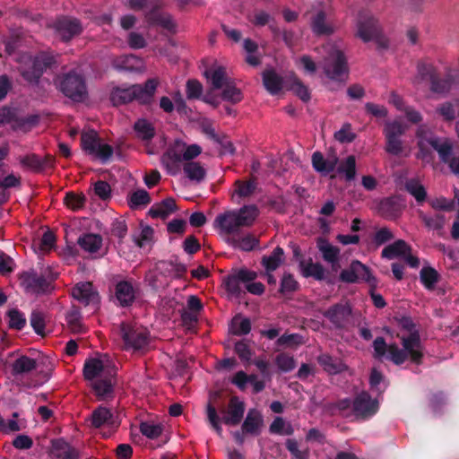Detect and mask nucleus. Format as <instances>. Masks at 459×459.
<instances>
[{
    "instance_id": "nucleus-37",
    "label": "nucleus",
    "mask_w": 459,
    "mask_h": 459,
    "mask_svg": "<svg viewBox=\"0 0 459 459\" xmlns=\"http://www.w3.org/2000/svg\"><path fill=\"white\" fill-rule=\"evenodd\" d=\"M229 242L235 247L245 252H250L259 246V238L253 234H247L243 237H232Z\"/></svg>"
},
{
    "instance_id": "nucleus-34",
    "label": "nucleus",
    "mask_w": 459,
    "mask_h": 459,
    "mask_svg": "<svg viewBox=\"0 0 459 459\" xmlns=\"http://www.w3.org/2000/svg\"><path fill=\"white\" fill-rule=\"evenodd\" d=\"M204 76L211 81L212 88L215 90L222 89L232 81L227 76L225 68L222 66L205 70Z\"/></svg>"
},
{
    "instance_id": "nucleus-25",
    "label": "nucleus",
    "mask_w": 459,
    "mask_h": 459,
    "mask_svg": "<svg viewBox=\"0 0 459 459\" xmlns=\"http://www.w3.org/2000/svg\"><path fill=\"white\" fill-rule=\"evenodd\" d=\"M263 84L272 95H277L283 87V78L273 69L264 70L262 74Z\"/></svg>"
},
{
    "instance_id": "nucleus-58",
    "label": "nucleus",
    "mask_w": 459,
    "mask_h": 459,
    "mask_svg": "<svg viewBox=\"0 0 459 459\" xmlns=\"http://www.w3.org/2000/svg\"><path fill=\"white\" fill-rule=\"evenodd\" d=\"M337 170L339 173H343L345 175L347 181L353 180L356 175L355 157L353 155L348 156L346 160L340 164Z\"/></svg>"
},
{
    "instance_id": "nucleus-17",
    "label": "nucleus",
    "mask_w": 459,
    "mask_h": 459,
    "mask_svg": "<svg viewBox=\"0 0 459 459\" xmlns=\"http://www.w3.org/2000/svg\"><path fill=\"white\" fill-rule=\"evenodd\" d=\"M145 21L149 27H161L169 31L176 32V22L169 13L160 11V5L155 3L144 14Z\"/></svg>"
},
{
    "instance_id": "nucleus-5",
    "label": "nucleus",
    "mask_w": 459,
    "mask_h": 459,
    "mask_svg": "<svg viewBox=\"0 0 459 459\" xmlns=\"http://www.w3.org/2000/svg\"><path fill=\"white\" fill-rule=\"evenodd\" d=\"M56 83L58 91L74 102H82L88 97L85 78L75 70L58 75Z\"/></svg>"
},
{
    "instance_id": "nucleus-60",
    "label": "nucleus",
    "mask_w": 459,
    "mask_h": 459,
    "mask_svg": "<svg viewBox=\"0 0 459 459\" xmlns=\"http://www.w3.org/2000/svg\"><path fill=\"white\" fill-rule=\"evenodd\" d=\"M287 450L290 453L292 459H308L309 450H299V444L296 439L289 438L285 442Z\"/></svg>"
},
{
    "instance_id": "nucleus-8",
    "label": "nucleus",
    "mask_w": 459,
    "mask_h": 459,
    "mask_svg": "<svg viewBox=\"0 0 459 459\" xmlns=\"http://www.w3.org/2000/svg\"><path fill=\"white\" fill-rule=\"evenodd\" d=\"M323 70L327 78L336 82H342L343 76L348 74L347 58L342 50L334 49L325 58Z\"/></svg>"
},
{
    "instance_id": "nucleus-56",
    "label": "nucleus",
    "mask_w": 459,
    "mask_h": 459,
    "mask_svg": "<svg viewBox=\"0 0 459 459\" xmlns=\"http://www.w3.org/2000/svg\"><path fill=\"white\" fill-rule=\"evenodd\" d=\"M30 324L38 335L45 336V315L42 311L33 310L30 316Z\"/></svg>"
},
{
    "instance_id": "nucleus-3",
    "label": "nucleus",
    "mask_w": 459,
    "mask_h": 459,
    "mask_svg": "<svg viewBox=\"0 0 459 459\" xmlns=\"http://www.w3.org/2000/svg\"><path fill=\"white\" fill-rule=\"evenodd\" d=\"M158 85L156 78H150L143 84H133L127 88L115 87L109 100L113 106L125 105L133 100L147 106L152 103Z\"/></svg>"
},
{
    "instance_id": "nucleus-26",
    "label": "nucleus",
    "mask_w": 459,
    "mask_h": 459,
    "mask_svg": "<svg viewBox=\"0 0 459 459\" xmlns=\"http://www.w3.org/2000/svg\"><path fill=\"white\" fill-rule=\"evenodd\" d=\"M178 210L176 201L172 197H168L160 203L153 204L149 210V215L153 218L166 219L169 214Z\"/></svg>"
},
{
    "instance_id": "nucleus-54",
    "label": "nucleus",
    "mask_w": 459,
    "mask_h": 459,
    "mask_svg": "<svg viewBox=\"0 0 459 459\" xmlns=\"http://www.w3.org/2000/svg\"><path fill=\"white\" fill-rule=\"evenodd\" d=\"M221 98L223 100L236 104L242 100L243 94L240 89L236 87L234 82L230 81L229 83H227L226 86L223 87Z\"/></svg>"
},
{
    "instance_id": "nucleus-32",
    "label": "nucleus",
    "mask_w": 459,
    "mask_h": 459,
    "mask_svg": "<svg viewBox=\"0 0 459 459\" xmlns=\"http://www.w3.org/2000/svg\"><path fill=\"white\" fill-rule=\"evenodd\" d=\"M337 157L332 159H325L324 155L320 152H315L312 154V166L316 171L323 173L325 175L333 172L337 165Z\"/></svg>"
},
{
    "instance_id": "nucleus-6",
    "label": "nucleus",
    "mask_w": 459,
    "mask_h": 459,
    "mask_svg": "<svg viewBox=\"0 0 459 459\" xmlns=\"http://www.w3.org/2000/svg\"><path fill=\"white\" fill-rule=\"evenodd\" d=\"M119 332L126 351L144 352L148 350L151 334L146 329L123 322Z\"/></svg>"
},
{
    "instance_id": "nucleus-24",
    "label": "nucleus",
    "mask_w": 459,
    "mask_h": 459,
    "mask_svg": "<svg viewBox=\"0 0 459 459\" xmlns=\"http://www.w3.org/2000/svg\"><path fill=\"white\" fill-rule=\"evenodd\" d=\"M378 214L385 220H395L401 214L399 203L394 197L384 198L377 205Z\"/></svg>"
},
{
    "instance_id": "nucleus-44",
    "label": "nucleus",
    "mask_w": 459,
    "mask_h": 459,
    "mask_svg": "<svg viewBox=\"0 0 459 459\" xmlns=\"http://www.w3.org/2000/svg\"><path fill=\"white\" fill-rule=\"evenodd\" d=\"M317 247L322 253L323 258L328 263L334 264L338 261L340 249L337 247L331 245L327 240L319 238Z\"/></svg>"
},
{
    "instance_id": "nucleus-31",
    "label": "nucleus",
    "mask_w": 459,
    "mask_h": 459,
    "mask_svg": "<svg viewBox=\"0 0 459 459\" xmlns=\"http://www.w3.org/2000/svg\"><path fill=\"white\" fill-rule=\"evenodd\" d=\"M284 250L281 247H276L269 255H263L261 265L266 272H274L284 262Z\"/></svg>"
},
{
    "instance_id": "nucleus-45",
    "label": "nucleus",
    "mask_w": 459,
    "mask_h": 459,
    "mask_svg": "<svg viewBox=\"0 0 459 459\" xmlns=\"http://www.w3.org/2000/svg\"><path fill=\"white\" fill-rule=\"evenodd\" d=\"M437 74L433 65L420 61L417 65V74L414 78V83L419 84L426 80L431 82Z\"/></svg>"
},
{
    "instance_id": "nucleus-64",
    "label": "nucleus",
    "mask_w": 459,
    "mask_h": 459,
    "mask_svg": "<svg viewBox=\"0 0 459 459\" xmlns=\"http://www.w3.org/2000/svg\"><path fill=\"white\" fill-rule=\"evenodd\" d=\"M234 351L242 361H244V362L250 361L253 352H252L248 343L245 340L237 342L235 343Z\"/></svg>"
},
{
    "instance_id": "nucleus-11",
    "label": "nucleus",
    "mask_w": 459,
    "mask_h": 459,
    "mask_svg": "<svg viewBox=\"0 0 459 459\" xmlns=\"http://www.w3.org/2000/svg\"><path fill=\"white\" fill-rule=\"evenodd\" d=\"M379 403L377 399L366 391L357 394L352 400V414L357 420H368L377 413Z\"/></svg>"
},
{
    "instance_id": "nucleus-13",
    "label": "nucleus",
    "mask_w": 459,
    "mask_h": 459,
    "mask_svg": "<svg viewBox=\"0 0 459 459\" xmlns=\"http://www.w3.org/2000/svg\"><path fill=\"white\" fill-rule=\"evenodd\" d=\"M116 384V372L111 370L95 379L90 386L99 401H108L114 397Z\"/></svg>"
},
{
    "instance_id": "nucleus-33",
    "label": "nucleus",
    "mask_w": 459,
    "mask_h": 459,
    "mask_svg": "<svg viewBox=\"0 0 459 459\" xmlns=\"http://www.w3.org/2000/svg\"><path fill=\"white\" fill-rule=\"evenodd\" d=\"M108 371L104 370L103 362L99 359H87L83 365V377L85 380L93 382Z\"/></svg>"
},
{
    "instance_id": "nucleus-7",
    "label": "nucleus",
    "mask_w": 459,
    "mask_h": 459,
    "mask_svg": "<svg viewBox=\"0 0 459 459\" xmlns=\"http://www.w3.org/2000/svg\"><path fill=\"white\" fill-rule=\"evenodd\" d=\"M407 126L399 121H388L385 124L383 134L385 139V151L394 156H399L403 152L402 136Z\"/></svg>"
},
{
    "instance_id": "nucleus-28",
    "label": "nucleus",
    "mask_w": 459,
    "mask_h": 459,
    "mask_svg": "<svg viewBox=\"0 0 459 459\" xmlns=\"http://www.w3.org/2000/svg\"><path fill=\"white\" fill-rule=\"evenodd\" d=\"M133 129L136 138L142 142L149 143L154 138L156 134V130L153 124L146 118H138L134 122Z\"/></svg>"
},
{
    "instance_id": "nucleus-49",
    "label": "nucleus",
    "mask_w": 459,
    "mask_h": 459,
    "mask_svg": "<svg viewBox=\"0 0 459 459\" xmlns=\"http://www.w3.org/2000/svg\"><path fill=\"white\" fill-rule=\"evenodd\" d=\"M326 16L325 12H318L312 20L311 27L315 34L320 35H330L333 32L331 26L325 22Z\"/></svg>"
},
{
    "instance_id": "nucleus-1",
    "label": "nucleus",
    "mask_w": 459,
    "mask_h": 459,
    "mask_svg": "<svg viewBox=\"0 0 459 459\" xmlns=\"http://www.w3.org/2000/svg\"><path fill=\"white\" fill-rule=\"evenodd\" d=\"M402 345L403 349H399L396 344H391L387 347L384 337H377L373 342L375 357L381 358L388 351L387 359L395 365L403 364L408 357H410L411 362L417 365L422 363L423 352L419 332L403 337Z\"/></svg>"
},
{
    "instance_id": "nucleus-9",
    "label": "nucleus",
    "mask_w": 459,
    "mask_h": 459,
    "mask_svg": "<svg viewBox=\"0 0 459 459\" xmlns=\"http://www.w3.org/2000/svg\"><path fill=\"white\" fill-rule=\"evenodd\" d=\"M54 62L53 56L41 53L32 59L30 65L21 67L20 74L30 84L38 85L43 74Z\"/></svg>"
},
{
    "instance_id": "nucleus-50",
    "label": "nucleus",
    "mask_w": 459,
    "mask_h": 459,
    "mask_svg": "<svg viewBox=\"0 0 459 459\" xmlns=\"http://www.w3.org/2000/svg\"><path fill=\"white\" fill-rule=\"evenodd\" d=\"M86 203L83 193L67 192L64 197V204L74 212L82 209Z\"/></svg>"
},
{
    "instance_id": "nucleus-39",
    "label": "nucleus",
    "mask_w": 459,
    "mask_h": 459,
    "mask_svg": "<svg viewBox=\"0 0 459 459\" xmlns=\"http://www.w3.org/2000/svg\"><path fill=\"white\" fill-rule=\"evenodd\" d=\"M404 189L415 198L418 204H421L426 201L427 191L419 179L410 178L406 180Z\"/></svg>"
},
{
    "instance_id": "nucleus-14",
    "label": "nucleus",
    "mask_w": 459,
    "mask_h": 459,
    "mask_svg": "<svg viewBox=\"0 0 459 459\" xmlns=\"http://www.w3.org/2000/svg\"><path fill=\"white\" fill-rule=\"evenodd\" d=\"M53 29L57 36L65 42L70 41L82 32L81 22L73 17L62 16L53 23Z\"/></svg>"
},
{
    "instance_id": "nucleus-62",
    "label": "nucleus",
    "mask_w": 459,
    "mask_h": 459,
    "mask_svg": "<svg viewBox=\"0 0 459 459\" xmlns=\"http://www.w3.org/2000/svg\"><path fill=\"white\" fill-rule=\"evenodd\" d=\"M251 331V321L248 318L234 317L232 320V333L235 335H245Z\"/></svg>"
},
{
    "instance_id": "nucleus-42",
    "label": "nucleus",
    "mask_w": 459,
    "mask_h": 459,
    "mask_svg": "<svg viewBox=\"0 0 459 459\" xmlns=\"http://www.w3.org/2000/svg\"><path fill=\"white\" fill-rule=\"evenodd\" d=\"M183 170L191 181L201 182L206 176L205 169L196 161L186 162L183 166Z\"/></svg>"
},
{
    "instance_id": "nucleus-30",
    "label": "nucleus",
    "mask_w": 459,
    "mask_h": 459,
    "mask_svg": "<svg viewBox=\"0 0 459 459\" xmlns=\"http://www.w3.org/2000/svg\"><path fill=\"white\" fill-rule=\"evenodd\" d=\"M38 367L37 360L26 355L17 358L12 364V375L13 377L29 374Z\"/></svg>"
},
{
    "instance_id": "nucleus-61",
    "label": "nucleus",
    "mask_w": 459,
    "mask_h": 459,
    "mask_svg": "<svg viewBox=\"0 0 459 459\" xmlns=\"http://www.w3.org/2000/svg\"><path fill=\"white\" fill-rule=\"evenodd\" d=\"M275 364L282 372H290L296 366L294 358L284 352H281L276 356Z\"/></svg>"
},
{
    "instance_id": "nucleus-51",
    "label": "nucleus",
    "mask_w": 459,
    "mask_h": 459,
    "mask_svg": "<svg viewBox=\"0 0 459 459\" xmlns=\"http://www.w3.org/2000/svg\"><path fill=\"white\" fill-rule=\"evenodd\" d=\"M6 316L9 318L8 326L11 329L16 331H22L27 323L24 313L20 311L18 308H11L6 312Z\"/></svg>"
},
{
    "instance_id": "nucleus-47",
    "label": "nucleus",
    "mask_w": 459,
    "mask_h": 459,
    "mask_svg": "<svg viewBox=\"0 0 459 459\" xmlns=\"http://www.w3.org/2000/svg\"><path fill=\"white\" fill-rule=\"evenodd\" d=\"M101 142L95 131L84 132L81 136V145L82 150L91 155L96 152V148Z\"/></svg>"
},
{
    "instance_id": "nucleus-22",
    "label": "nucleus",
    "mask_w": 459,
    "mask_h": 459,
    "mask_svg": "<svg viewBox=\"0 0 459 459\" xmlns=\"http://www.w3.org/2000/svg\"><path fill=\"white\" fill-rule=\"evenodd\" d=\"M94 429H100L105 425L111 426L114 423L113 413L103 405L94 409L87 420Z\"/></svg>"
},
{
    "instance_id": "nucleus-52",
    "label": "nucleus",
    "mask_w": 459,
    "mask_h": 459,
    "mask_svg": "<svg viewBox=\"0 0 459 459\" xmlns=\"http://www.w3.org/2000/svg\"><path fill=\"white\" fill-rule=\"evenodd\" d=\"M235 193L241 198L251 196L256 189V178L254 177L248 181L236 180Z\"/></svg>"
},
{
    "instance_id": "nucleus-27",
    "label": "nucleus",
    "mask_w": 459,
    "mask_h": 459,
    "mask_svg": "<svg viewBox=\"0 0 459 459\" xmlns=\"http://www.w3.org/2000/svg\"><path fill=\"white\" fill-rule=\"evenodd\" d=\"M262 426L263 417L261 412L256 409H250L241 426V430L246 434L257 435Z\"/></svg>"
},
{
    "instance_id": "nucleus-53",
    "label": "nucleus",
    "mask_w": 459,
    "mask_h": 459,
    "mask_svg": "<svg viewBox=\"0 0 459 459\" xmlns=\"http://www.w3.org/2000/svg\"><path fill=\"white\" fill-rule=\"evenodd\" d=\"M419 217L424 225L429 230H440L445 225V216L440 213H437L434 216H429L422 211H420Z\"/></svg>"
},
{
    "instance_id": "nucleus-4",
    "label": "nucleus",
    "mask_w": 459,
    "mask_h": 459,
    "mask_svg": "<svg viewBox=\"0 0 459 459\" xmlns=\"http://www.w3.org/2000/svg\"><path fill=\"white\" fill-rule=\"evenodd\" d=\"M257 215L258 210L255 205H245L238 211H229L217 215L214 226L225 234H235L240 228L251 226Z\"/></svg>"
},
{
    "instance_id": "nucleus-29",
    "label": "nucleus",
    "mask_w": 459,
    "mask_h": 459,
    "mask_svg": "<svg viewBox=\"0 0 459 459\" xmlns=\"http://www.w3.org/2000/svg\"><path fill=\"white\" fill-rule=\"evenodd\" d=\"M318 364L325 371L331 375L342 373L347 369V366L338 358H333L329 354H321L317 357Z\"/></svg>"
},
{
    "instance_id": "nucleus-35",
    "label": "nucleus",
    "mask_w": 459,
    "mask_h": 459,
    "mask_svg": "<svg viewBox=\"0 0 459 459\" xmlns=\"http://www.w3.org/2000/svg\"><path fill=\"white\" fill-rule=\"evenodd\" d=\"M411 251V247L404 240L398 239L393 244L386 246L381 253L382 257L387 259H394L398 256H403L406 253Z\"/></svg>"
},
{
    "instance_id": "nucleus-38",
    "label": "nucleus",
    "mask_w": 459,
    "mask_h": 459,
    "mask_svg": "<svg viewBox=\"0 0 459 459\" xmlns=\"http://www.w3.org/2000/svg\"><path fill=\"white\" fill-rule=\"evenodd\" d=\"M299 267L302 271V275L306 278L313 277L318 281L325 278V268L319 263H313L312 259H309L307 263L301 259L299 261Z\"/></svg>"
},
{
    "instance_id": "nucleus-59",
    "label": "nucleus",
    "mask_w": 459,
    "mask_h": 459,
    "mask_svg": "<svg viewBox=\"0 0 459 459\" xmlns=\"http://www.w3.org/2000/svg\"><path fill=\"white\" fill-rule=\"evenodd\" d=\"M418 142L426 143L427 145L431 146L434 150L437 152V150L444 146V142H440L439 138L432 135V134L426 132L425 130L420 128L417 131Z\"/></svg>"
},
{
    "instance_id": "nucleus-20",
    "label": "nucleus",
    "mask_w": 459,
    "mask_h": 459,
    "mask_svg": "<svg viewBox=\"0 0 459 459\" xmlns=\"http://www.w3.org/2000/svg\"><path fill=\"white\" fill-rule=\"evenodd\" d=\"M116 304L121 307H131L136 299V290L130 281H119L115 285Z\"/></svg>"
},
{
    "instance_id": "nucleus-63",
    "label": "nucleus",
    "mask_w": 459,
    "mask_h": 459,
    "mask_svg": "<svg viewBox=\"0 0 459 459\" xmlns=\"http://www.w3.org/2000/svg\"><path fill=\"white\" fill-rule=\"evenodd\" d=\"M436 112L442 117L443 120L450 122L455 118V105L451 101H446L438 105Z\"/></svg>"
},
{
    "instance_id": "nucleus-18",
    "label": "nucleus",
    "mask_w": 459,
    "mask_h": 459,
    "mask_svg": "<svg viewBox=\"0 0 459 459\" xmlns=\"http://www.w3.org/2000/svg\"><path fill=\"white\" fill-rule=\"evenodd\" d=\"M183 160V145L179 143L169 146L160 158L161 164L171 176H176L180 171V164Z\"/></svg>"
},
{
    "instance_id": "nucleus-10",
    "label": "nucleus",
    "mask_w": 459,
    "mask_h": 459,
    "mask_svg": "<svg viewBox=\"0 0 459 459\" xmlns=\"http://www.w3.org/2000/svg\"><path fill=\"white\" fill-rule=\"evenodd\" d=\"M256 278V272L247 268H240L225 276L222 282L230 296L240 298L245 294V290H242L241 284L246 285V282L253 281Z\"/></svg>"
},
{
    "instance_id": "nucleus-12",
    "label": "nucleus",
    "mask_w": 459,
    "mask_h": 459,
    "mask_svg": "<svg viewBox=\"0 0 459 459\" xmlns=\"http://www.w3.org/2000/svg\"><path fill=\"white\" fill-rule=\"evenodd\" d=\"M19 279L27 292L39 295L49 293L52 290L51 281L33 269L20 273Z\"/></svg>"
},
{
    "instance_id": "nucleus-48",
    "label": "nucleus",
    "mask_w": 459,
    "mask_h": 459,
    "mask_svg": "<svg viewBox=\"0 0 459 459\" xmlns=\"http://www.w3.org/2000/svg\"><path fill=\"white\" fill-rule=\"evenodd\" d=\"M299 289V283L296 281L294 275L289 272H284L280 283L279 293L281 296L291 294Z\"/></svg>"
},
{
    "instance_id": "nucleus-15",
    "label": "nucleus",
    "mask_w": 459,
    "mask_h": 459,
    "mask_svg": "<svg viewBox=\"0 0 459 459\" xmlns=\"http://www.w3.org/2000/svg\"><path fill=\"white\" fill-rule=\"evenodd\" d=\"M351 307L348 302L336 303L323 312V316L330 321L336 329H344L350 322Z\"/></svg>"
},
{
    "instance_id": "nucleus-57",
    "label": "nucleus",
    "mask_w": 459,
    "mask_h": 459,
    "mask_svg": "<svg viewBox=\"0 0 459 459\" xmlns=\"http://www.w3.org/2000/svg\"><path fill=\"white\" fill-rule=\"evenodd\" d=\"M151 201V196L146 190L138 189L131 194L128 204L132 209H134L142 205H147Z\"/></svg>"
},
{
    "instance_id": "nucleus-21",
    "label": "nucleus",
    "mask_w": 459,
    "mask_h": 459,
    "mask_svg": "<svg viewBox=\"0 0 459 459\" xmlns=\"http://www.w3.org/2000/svg\"><path fill=\"white\" fill-rule=\"evenodd\" d=\"M51 455L55 459H78L80 452L63 438L51 441Z\"/></svg>"
},
{
    "instance_id": "nucleus-2",
    "label": "nucleus",
    "mask_w": 459,
    "mask_h": 459,
    "mask_svg": "<svg viewBox=\"0 0 459 459\" xmlns=\"http://www.w3.org/2000/svg\"><path fill=\"white\" fill-rule=\"evenodd\" d=\"M245 410L246 406L244 402H242L238 396H232L230 399L227 408L221 405L217 409L209 402L206 405L207 420L212 429L219 436H221V423L228 426L238 425L244 417Z\"/></svg>"
},
{
    "instance_id": "nucleus-41",
    "label": "nucleus",
    "mask_w": 459,
    "mask_h": 459,
    "mask_svg": "<svg viewBox=\"0 0 459 459\" xmlns=\"http://www.w3.org/2000/svg\"><path fill=\"white\" fill-rule=\"evenodd\" d=\"M353 269L356 272L357 280L366 281L370 288H376L377 281L372 274L370 269L359 260H353Z\"/></svg>"
},
{
    "instance_id": "nucleus-16",
    "label": "nucleus",
    "mask_w": 459,
    "mask_h": 459,
    "mask_svg": "<svg viewBox=\"0 0 459 459\" xmlns=\"http://www.w3.org/2000/svg\"><path fill=\"white\" fill-rule=\"evenodd\" d=\"M72 296L84 306H91L94 309L99 307L100 298L92 283L89 281L77 283L72 289Z\"/></svg>"
},
{
    "instance_id": "nucleus-46",
    "label": "nucleus",
    "mask_w": 459,
    "mask_h": 459,
    "mask_svg": "<svg viewBox=\"0 0 459 459\" xmlns=\"http://www.w3.org/2000/svg\"><path fill=\"white\" fill-rule=\"evenodd\" d=\"M289 90L298 96L303 102H307L311 98L308 87L306 86L296 75L291 76Z\"/></svg>"
},
{
    "instance_id": "nucleus-40",
    "label": "nucleus",
    "mask_w": 459,
    "mask_h": 459,
    "mask_svg": "<svg viewBox=\"0 0 459 459\" xmlns=\"http://www.w3.org/2000/svg\"><path fill=\"white\" fill-rule=\"evenodd\" d=\"M78 245L89 253H96L102 245V238L98 234H84L77 241Z\"/></svg>"
},
{
    "instance_id": "nucleus-43",
    "label": "nucleus",
    "mask_w": 459,
    "mask_h": 459,
    "mask_svg": "<svg viewBox=\"0 0 459 459\" xmlns=\"http://www.w3.org/2000/svg\"><path fill=\"white\" fill-rule=\"evenodd\" d=\"M440 275L437 271L431 266H424L420 272V280L423 286L428 290H433L438 282Z\"/></svg>"
},
{
    "instance_id": "nucleus-23",
    "label": "nucleus",
    "mask_w": 459,
    "mask_h": 459,
    "mask_svg": "<svg viewBox=\"0 0 459 459\" xmlns=\"http://www.w3.org/2000/svg\"><path fill=\"white\" fill-rule=\"evenodd\" d=\"M440 160L447 164L450 170L459 176V154L452 156L453 145L448 140L444 141V146L437 150Z\"/></svg>"
},
{
    "instance_id": "nucleus-19",
    "label": "nucleus",
    "mask_w": 459,
    "mask_h": 459,
    "mask_svg": "<svg viewBox=\"0 0 459 459\" xmlns=\"http://www.w3.org/2000/svg\"><path fill=\"white\" fill-rule=\"evenodd\" d=\"M378 22L371 15L359 13L358 21V36L364 41L368 42L377 39L380 36Z\"/></svg>"
},
{
    "instance_id": "nucleus-55",
    "label": "nucleus",
    "mask_w": 459,
    "mask_h": 459,
    "mask_svg": "<svg viewBox=\"0 0 459 459\" xmlns=\"http://www.w3.org/2000/svg\"><path fill=\"white\" fill-rule=\"evenodd\" d=\"M157 269L172 272L176 278H182L187 271L184 264L178 263L177 261H161L158 264Z\"/></svg>"
},
{
    "instance_id": "nucleus-36",
    "label": "nucleus",
    "mask_w": 459,
    "mask_h": 459,
    "mask_svg": "<svg viewBox=\"0 0 459 459\" xmlns=\"http://www.w3.org/2000/svg\"><path fill=\"white\" fill-rule=\"evenodd\" d=\"M455 83V77L451 74H446L445 77L441 78L437 75L430 82V91L434 93L446 95L452 89Z\"/></svg>"
}]
</instances>
